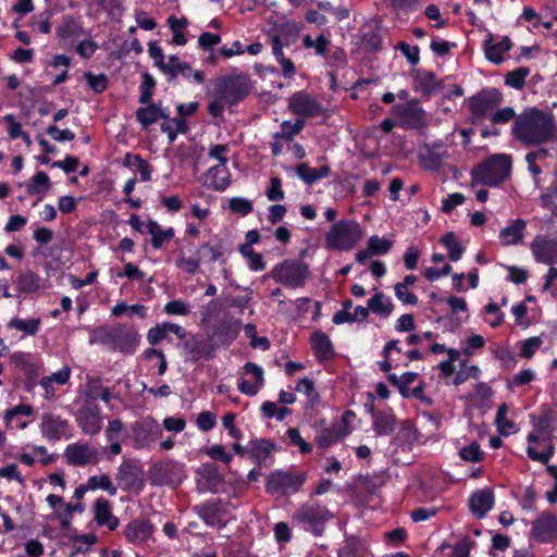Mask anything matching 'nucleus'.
<instances>
[{
    "label": "nucleus",
    "instance_id": "aec40b11",
    "mask_svg": "<svg viewBox=\"0 0 557 557\" xmlns=\"http://www.w3.org/2000/svg\"><path fill=\"white\" fill-rule=\"evenodd\" d=\"M447 157V150L441 146H424L419 153V160L423 169L430 171L438 170Z\"/></svg>",
    "mask_w": 557,
    "mask_h": 557
},
{
    "label": "nucleus",
    "instance_id": "603ef678",
    "mask_svg": "<svg viewBox=\"0 0 557 557\" xmlns=\"http://www.w3.org/2000/svg\"><path fill=\"white\" fill-rule=\"evenodd\" d=\"M393 246L392 240L386 238H381L376 235L371 236L368 242L369 250L373 255H385L387 253Z\"/></svg>",
    "mask_w": 557,
    "mask_h": 557
},
{
    "label": "nucleus",
    "instance_id": "f03ea898",
    "mask_svg": "<svg viewBox=\"0 0 557 557\" xmlns=\"http://www.w3.org/2000/svg\"><path fill=\"white\" fill-rule=\"evenodd\" d=\"M511 166L510 156L505 153L493 154L472 170V181L486 186H498L508 177Z\"/></svg>",
    "mask_w": 557,
    "mask_h": 557
},
{
    "label": "nucleus",
    "instance_id": "de8ad7c7",
    "mask_svg": "<svg viewBox=\"0 0 557 557\" xmlns=\"http://www.w3.org/2000/svg\"><path fill=\"white\" fill-rule=\"evenodd\" d=\"M507 411H508L507 405L503 404L502 406H499V408L497 410L496 419H495L497 430L502 435L510 434V432L515 428V423L512 421L508 420L506 417Z\"/></svg>",
    "mask_w": 557,
    "mask_h": 557
},
{
    "label": "nucleus",
    "instance_id": "79ce46f5",
    "mask_svg": "<svg viewBox=\"0 0 557 557\" xmlns=\"http://www.w3.org/2000/svg\"><path fill=\"white\" fill-rule=\"evenodd\" d=\"M50 188L49 176L45 172H37L33 177L32 182L26 186V191L29 195L39 194Z\"/></svg>",
    "mask_w": 557,
    "mask_h": 557
},
{
    "label": "nucleus",
    "instance_id": "2eb2a0df",
    "mask_svg": "<svg viewBox=\"0 0 557 557\" xmlns=\"http://www.w3.org/2000/svg\"><path fill=\"white\" fill-rule=\"evenodd\" d=\"M77 422L85 434H97L101 429V414L99 408L95 405L84 406L77 413Z\"/></svg>",
    "mask_w": 557,
    "mask_h": 557
},
{
    "label": "nucleus",
    "instance_id": "8fccbe9b",
    "mask_svg": "<svg viewBox=\"0 0 557 557\" xmlns=\"http://www.w3.org/2000/svg\"><path fill=\"white\" fill-rule=\"evenodd\" d=\"M442 243L448 249L449 258L451 261H458L459 259H461V256L463 253V248L456 240L455 235L453 233L446 234L442 238Z\"/></svg>",
    "mask_w": 557,
    "mask_h": 557
},
{
    "label": "nucleus",
    "instance_id": "dca6fc26",
    "mask_svg": "<svg viewBox=\"0 0 557 557\" xmlns=\"http://www.w3.org/2000/svg\"><path fill=\"white\" fill-rule=\"evenodd\" d=\"M138 344V334L131 327L124 325H115L113 342L111 348L125 354L133 352Z\"/></svg>",
    "mask_w": 557,
    "mask_h": 557
},
{
    "label": "nucleus",
    "instance_id": "49530a36",
    "mask_svg": "<svg viewBox=\"0 0 557 557\" xmlns=\"http://www.w3.org/2000/svg\"><path fill=\"white\" fill-rule=\"evenodd\" d=\"M114 334V326H100L97 327L90 338V343L92 344H101L107 346H112Z\"/></svg>",
    "mask_w": 557,
    "mask_h": 557
},
{
    "label": "nucleus",
    "instance_id": "f257e3e1",
    "mask_svg": "<svg viewBox=\"0 0 557 557\" xmlns=\"http://www.w3.org/2000/svg\"><path fill=\"white\" fill-rule=\"evenodd\" d=\"M511 134L523 146L530 148L554 139L557 134V125L553 114L531 107L516 116Z\"/></svg>",
    "mask_w": 557,
    "mask_h": 557
},
{
    "label": "nucleus",
    "instance_id": "9d476101",
    "mask_svg": "<svg viewBox=\"0 0 557 557\" xmlns=\"http://www.w3.org/2000/svg\"><path fill=\"white\" fill-rule=\"evenodd\" d=\"M503 100L502 94L495 89H486L469 99V109L473 116L484 117Z\"/></svg>",
    "mask_w": 557,
    "mask_h": 557
},
{
    "label": "nucleus",
    "instance_id": "1a4fd4ad",
    "mask_svg": "<svg viewBox=\"0 0 557 557\" xmlns=\"http://www.w3.org/2000/svg\"><path fill=\"white\" fill-rule=\"evenodd\" d=\"M288 109L299 119L313 117L319 115L323 108L317 99L304 91H297L288 99Z\"/></svg>",
    "mask_w": 557,
    "mask_h": 557
},
{
    "label": "nucleus",
    "instance_id": "6e6552de",
    "mask_svg": "<svg viewBox=\"0 0 557 557\" xmlns=\"http://www.w3.org/2000/svg\"><path fill=\"white\" fill-rule=\"evenodd\" d=\"M115 479L123 490L139 492L144 487V471L137 460H124Z\"/></svg>",
    "mask_w": 557,
    "mask_h": 557
},
{
    "label": "nucleus",
    "instance_id": "f8f14e48",
    "mask_svg": "<svg viewBox=\"0 0 557 557\" xmlns=\"http://www.w3.org/2000/svg\"><path fill=\"white\" fill-rule=\"evenodd\" d=\"M394 111L401 125L407 128H419L424 125V110L418 101L396 104Z\"/></svg>",
    "mask_w": 557,
    "mask_h": 557
},
{
    "label": "nucleus",
    "instance_id": "4c0bfd02",
    "mask_svg": "<svg viewBox=\"0 0 557 557\" xmlns=\"http://www.w3.org/2000/svg\"><path fill=\"white\" fill-rule=\"evenodd\" d=\"M345 435L346 433L343 431V428L339 424H335L331 428L322 430L321 434L317 438V442L320 447H329Z\"/></svg>",
    "mask_w": 557,
    "mask_h": 557
},
{
    "label": "nucleus",
    "instance_id": "2f4dec72",
    "mask_svg": "<svg viewBox=\"0 0 557 557\" xmlns=\"http://www.w3.org/2000/svg\"><path fill=\"white\" fill-rule=\"evenodd\" d=\"M274 448V444L268 440H256L249 443L247 450L251 453L252 457L259 463H263L270 457Z\"/></svg>",
    "mask_w": 557,
    "mask_h": 557
},
{
    "label": "nucleus",
    "instance_id": "39448f33",
    "mask_svg": "<svg viewBox=\"0 0 557 557\" xmlns=\"http://www.w3.org/2000/svg\"><path fill=\"white\" fill-rule=\"evenodd\" d=\"M309 267L300 260H284L271 271V276L280 284L298 288L305 285L309 276Z\"/></svg>",
    "mask_w": 557,
    "mask_h": 557
},
{
    "label": "nucleus",
    "instance_id": "9b49d317",
    "mask_svg": "<svg viewBox=\"0 0 557 557\" xmlns=\"http://www.w3.org/2000/svg\"><path fill=\"white\" fill-rule=\"evenodd\" d=\"M238 389L248 396H255L264 383L263 370L253 362H247L242 369Z\"/></svg>",
    "mask_w": 557,
    "mask_h": 557
},
{
    "label": "nucleus",
    "instance_id": "c9c22d12",
    "mask_svg": "<svg viewBox=\"0 0 557 557\" xmlns=\"http://www.w3.org/2000/svg\"><path fill=\"white\" fill-rule=\"evenodd\" d=\"M208 180H211L210 185L214 189H218V190L225 189L230 184L228 174H227L225 165L218 164V165L212 166L209 170Z\"/></svg>",
    "mask_w": 557,
    "mask_h": 557
},
{
    "label": "nucleus",
    "instance_id": "a211bd4d",
    "mask_svg": "<svg viewBox=\"0 0 557 557\" xmlns=\"http://www.w3.org/2000/svg\"><path fill=\"white\" fill-rule=\"evenodd\" d=\"M494 493L490 488L474 492L469 498V508L479 519H482L493 508Z\"/></svg>",
    "mask_w": 557,
    "mask_h": 557
},
{
    "label": "nucleus",
    "instance_id": "393cba45",
    "mask_svg": "<svg viewBox=\"0 0 557 557\" xmlns=\"http://www.w3.org/2000/svg\"><path fill=\"white\" fill-rule=\"evenodd\" d=\"M312 348L319 360H329L333 357V346L327 335L315 332L311 336Z\"/></svg>",
    "mask_w": 557,
    "mask_h": 557
},
{
    "label": "nucleus",
    "instance_id": "0eeeda50",
    "mask_svg": "<svg viewBox=\"0 0 557 557\" xmlns=\"http://www.w3.org/2000/svg\"><path fill=\"white\" fill-rule=\"evenodd\" d=\"M306 480L305 473H290L277 471L272 473L267 482V490L269 493H295L304 484Z\"/></svg>",
    "mask_w": 557,
    "mask_h": 557
},
{
    "label": "nucleus",
    "instance_id": "37998d69",
    "mask_svg": "<svg viewBox=\"0 0 557 557\" xmlns=\"http://www.w3.org/2000/svg\"><path fill=\"white\" fill-rule=\"evenodd\" d=\"M136 119L143 127H148L156 123L158 121L157 104L150 102L147 107L138 108L136 111Z\"/></svg>",
    "mask_w": 557,
    "mask_h": 557
},
{
    "label": "nucleus",
    "instance_id": "a19ab883",
    "mask_svg": "<svg viewBox=\"0 0 557 557\" xmlns=\"http://www.w3.org/2000/svg\"><path fill=\"white\" fill-rule=\"evenodd\" d=\"M39 325L40 319L22 320L14 318L9 322L11 329L22 331L27 335H35L39 330Z\"/></svg>",
    "mask_w": 557,
    "mask_h": 557
},
{
    "label": "nucleus",
    "instance_id": "0e129e2a",
    "mask_svg": "<svg viewBox=\"0 0 557 557\" xmlns=\"http://www.w3.org/2000/svg\"><path fill=\"white\" fill-rule=\"evenodd\" d=\"M296 391L306 394L311 401L317 400L319 397L312 380L308 377H304L297 383Z\"/></svg>",
    "mask_w": 557,
    "mask_h": 557
},
{
    "label": "nucleus",
    "instance_id": "ea45409f",
    "mask_svg": "<svg viewBox=\"0 0 557 557\" xmlns=\"http://www.w3.org/2000/svg\"><path fill=\"white\" fill-rule=\"evenodd\" d=\"M196 255L200 258L201 261H216L224 255V249L222 245L211 246L208 243L201 244L197 250Z\"/></svg>",
    "mask_w": 557,
    "mask_h": 557
},
{
    "label": "nucleus",
    "instance_id": "7ed1b4c3",
    "mask_svg": "<svg viewBox=\"0 0 557 557\" xmlns=\"http://www.w3.org/2000/svg\"><path fill=\"white\" fill-rule=\"evenodd\" d=\"M363 236L360 224L354 220L334 223L325 235V246L332 250H350Z\"/></svg>",
    "mask_w": 557,
    "mask_h": 557
},
{
    "label": "nucleus",
    "instance_id": "09e8293b",
    "mask_svg": "<svg viewBox=\"0 0 557 557\" xmlns=\"http://www.w3.org/2000/svg\"><path fill=\"white\" fill-rule=\"evenodd\" d=\"M141 78H143V81H141V85H140L139 102L141 104H148L151 102L152 90L156 86V81L148 73H144Z\"/></svg>",
    "mask_w": 557,
    "mask_h": 557
},
{
    "label": "nucleus",
    "instance_id": "680f3d73",
    "mask_svg": "<svg viewBox=\"0 0 557 557\" xmlns=\"http://www.w3.org/2000/svg\"><path fill=\"white\" fill-rule=\"evenodd\" d=\"M47 134L55 141H71L75 138V134L71 129H59L55 125L47 128Z\"/></svg>",
    "mask_w": 557,
    "mask_h": 557
},
{
    "label": "nucleus",
    "instance_id": "e433bc0d",
    "mask_svg": "<svg viewBox=\"0 0 557 557\" xmlns=\"http://www.w3.org/2000/svg\"><path fill=\"white\" fill-rule=\"evenodd\" d=\"M161 131L168 135L169 141L174 143L177 134H185L188 131L187 124L182 117H174L161 124Z\"/></svg>",
    "mask_w": 557,
    "mask_h": 557
},
{
    "label": "nucleus",
    "instance_id": "f3484780",
    "mask_svg": "<svg viewBox=\"0 0 557 557\" xmlns=\"http://www.w3.org/2000/svg\"><path fill=\"white\" fill-rule=\"evenodd\" d=\"M66 428L67 421L61 419L59 416L45 413L41 417V434L45 438H47L50 442H57L61 440Z\"/></svg>",
    "mask_w": 557,
    "mask_h": 557
},
{
    "label": "nucleus",
    "instance_id": "5701e85b",
    "mask_svg": "<svg viewBox=\"0 0 557 557\" xmlns=\"http://www.w3.org/2000/svg\"><path fill=\"white\" fill-rule=\"evenodd\" d=\"M125 537L131 543H143L152 534V525L146 520H134L124 530Z\"/></svg>",
    "mask_w": 557,
    "mask_h": 557
},
{
    "label": "nucleus",
    "instance_id": "69168bd1",
    "mask_svg": "<svg viewBox=\"0 0 557 557\" xmlns=\"http://www.w3.org/2000/svg\"><path fill=\"white\" fill-rule=\"evenodd\" d=\"M284 191L282 189V183L278 177H272L270 181V188L267 191V197L271 201H280L284 199Z\"/></svg>",
    "mask_w": 557,
    "mask_h": 557
},
{
    "label": "nucleus",
    "instance_id": "58836bf2",
    "mask_svg": "<svg viewBox=\"0 0 557 557\" xmlns=\"http://www.w3.org/2000/svg\"><path fill=\"white\" fill-rule=\"evenodd\" d=\"M361 44L368 51H376L381 48L379 32L372 26H364L361 29Z\"/></svg>",
    "mask_w": 557,
    "mask_h": 557
},
{
    "label": "nucleus",
    "instance_id": "423d86ee",
    "mask_svg": "<svg viewBox=\"0 0 557 557\" xmlns=\"http://www.w3.org/2000/svg\"><path fill=\"white\" fill-rule=\"evenodd\" d=\"M331 518L329 509L315 503L304 504L293 516L294 521L306 524L305 529L315 536L323 534L325 523Z\"/></svg>",
    "mask_w": 557,
    "mask_h": 557
},
{
    "label": "nucleus",
    "instance_id": "13d9d810",
    "mask_svg": "<svg viewBox=\"0 0 557 557\" xmlns=\"http://www.w3.org/2000/svg\"><path fill=\"white\" fill-rule=\"evenodd\" d=\"M230 209L234 213L247 215L252 211V203L248 199L236 197L230 200Z\"/></svg>",
    "mask_w": 557,
    "mask_h": 557
},
{
    "label": "nucleus",
    "instance_id": "052dcab7",
    "mask_svg": "<svg viewBox=\"0 0 557 557\" xmlns=\"http://www.w3.org/2000/svg\"><path fill=\"white\" fill-rule=\"evenodd\" d=\"M164 311L168 314L187 315L189 313V305L181 299L172 300L165 305Z\"/></svg>",
    "mask_w": 557,
    "mask_h": 557
},
{
    "label": "nucleus",
    "instance_id": "a878e982",
    "mask_svg": "<svg viewBox=\"0 0 557 557\" xmlns=\"http://www.w3.org/2000/svg\"><path fill=\"white\" fill-rule=\"evenodd\" d=\"M187 346L194 361H199L201 359L209 360L213 357L214 349L208 339L194 337L191 341L187 342Z\"/></svg>",
    "mask_w": 557,
    "mask_h": 557
},
{
    "label": "nucleus",
    "instance_id": "5fc2aeb1",
    "mask_svg": "<svg viewBox=\"0 0 557 557\" xmlns=\"http://www.w3.org/2000/svg\"><path fill=\"white\" fill-rule=\"evenodd\" d=\"M71 369L69 367H63L60 371L42 377L41 385L46 388V391H48L53 383L65 384L69 381Z\"/></svg>",
    "mask_w": 557,
    "mask_h": 557
},
{
    "label": "nucleus",
    "instance_id": "bb28decb",
    "mask_svg": "<svg viewBox=\"0 0 557 557\" xmlns=\"http://www.w3.org/2000/svg\"><path fill=\"white\" fill-rule=\"evenodd\" d=\"M373 416V428L379 435H388L395 430V417L388 412H375L373 406H369Z\"/></svg>",
    "mask_w": 557,
    "mask_h": 557
},
{
    "label": "nucleus",
    "instance_id": "bf43d9fd",
    "mask_svg": "<svg viewBox=\"0 0 557 557\" xmlns=\"http://www.w3.org/2000/svg\"><path fill=\"white\" fill-rule=\"evenodd\" d=\"M184 64V62H181L178 57L171 55L168 60V62L163 63V66L161 67V71L169 77V81H172L176 78L178 75V69Z\"/></svg>",
    "mask_w": 557,
    "mask_h": 557
},
{
    "label": "nucleus",
    "instance_id": "72a5a7b5",
    "mask_svg": "<svg viewBox=\"0 0 557 557\" xmlns=\"http://www.w3.org/2000/svg\"><path fill=\"white\" fill-rule=\"evenodd\" d=\"M305 121L302 119L296 120L294 123L290 121H284L281 124V131L273 135V138H281L283 141H290L294 136L298 135L305 127Z\"/></svg>",
    "mask_w": 557,
    "mask_h": 557
},
{
    "label": "nucleus",
    "instance_id": "f704fd0d",
    "mask_svg": "<svg viewBox=\"0 0 557 557\" xmlns=\"http://www.w3.org/2000/svg\"><path fill=\"white\" fill-rule=\"evenodd\" d=\"M369 309L373 313L382 317H388L393 311V304L382 293L375 294L371 299L368 300Z\"/></svg>",
    "mask_w": 557,
    "mask_h": 557
},
{
    "label": "nucleus",
    "instance_id": "6ab92c4d",
    "mask_svg": "<svg viewBox=\"0 0 557 557\" xmlns=\"http://www.w3.org/2000/svg\"><path fill=\"white\" fill-rule=\"evenodd\" d=\"M97 451L87 444H71L66 447L64 456L69 463L81 467L89 462H96Z\"/></svg>",
    "mask_w": 557,
    "mask_h": 557
},
{
    "label": "nucleus",
    "instance_id": "412c9836",
    "mask_svg": "<svg viewBox=\"0 0 557 557\" xmlns=\"http://www.w3.org/2000/svg\"><path fill=\"white\" fill-rule=\"evenodd\" d=\"M57 36L64 44H73L84 35L81 23L72 15L63 17L61 24L57 27Z\"/></svg>",
    "mask_w": 557,
    "mask_h": 557
},
{
    "label": "nucleus",
    "instance_id": "4d7b16f0",
    "mask_svg": "<svg viewBox=\"0 0 557 557\" xmlns=\"http://www.w3.org/2000/svg\"><path fill=\"white\" fill-rule=\"evenodd\" d=\"M517 115L511 107H505L491 115V122L493 124H506L510 121L515 122Z\"/></svg>",
    "mask_w": 557,
    "mask_h": 557
},
{
    "label": "nucleus",
    "instance_id": "20e7f679",
    "mask_svg": "<svg viewBox=\"0 0 557 557\" xmlns=\"http://www.w3.org/2000/svg\"><path fill=\"white\" fill-rule=\"evenodd\" d=\"M214 96L223 99L227 106H236L250 92V81L247 75L233 74L221 76L213 83Z\"/></svg>",
    "mask_w": 557,
    "mask_h": 557
},
{
    "label": "nucleus",
    "instance_id": "338daca9",
    "mask_svg": "<svg viewBox=\"0 0 557 557\" xmlns=\"http://www.w3.org/2000/svg\"><path fill=\"white\" fill-rule=\"evenodd\" d=\"M318 8L320 11L335 16L338 21L346 18L349 14L347 9L341 7L335 8L330 2H319Z\"/></svg>",
    "mask_w": 557,
    "mask_h": 557
},
{
    "label": "nucleus",
    "instance_id": "c85d7f7f",
    "mask_svg": "<svg viewBox=\"0 0 557 557\" xmlns=\"http://www.w3.org/2000/svg\"><path fill=\"white\" fill-rule=\"evenodd\" d=\"M330 172V168L326 165L312 169L307 163H300L296 166L297 175L307 184H313L320 178L327 177Z\"/></svg>",
    "mask_w": 557,
    "mask_h": 557
},
{
    "label": "nucleus",
    "instance_id": "c756f323",
    "mask_svg": "<svg viewBox=\"0 0 557 557\" xmlns=\"http://www.w3.org/2000/svg\"><path fill=\"white\" fill-rule=\"evenodd\" d=\"M525 227V221L518 219L513 223L502 230L499 237L504 245H516L523 237V230Z\"/></svg>",
    "mask_w": 557,
    "mask_h": 557
},
{
    "label": "nucleus",
    "instance_id": "473e14b6",
    "mask_svg": "<svg viewBox=\"0 0 557 557\" xmlns=\"http://www.w3.org/2000/svg\"><path fill=\"white\" fill-rule=\"evenodd\" d=\"M16 285L22 293H35L40 288V277L33 271L26 270L20 273Z\"/></svg>",
    "mask_w": 557,
    "mask_h": 557
},
{
    "label": "nucleus",
    "instance_id": "6e6d98bb",
    "mask_svg": "<svg viewBox=\"0 0 557 557\" xmlns=\"http://www.w3.org/2000/svg\"><path fill=\"white\" fill-rule=\"evenodd\" d=\"M85 79L87 81L89 87L97 94H100L106 90L108 79L104 74L95 75L91 72H86L84 74Z\"/></svg>",
    "mask_w": 557,
    "mask_h": 557
},
{
    "label": "nucleus",
    "instance_id": "ddd939ff",
    "mask_svg": "<svg viewBox=\"0 0 557 557\" xmlns=\"http://www.w3.org/2000/svg\"><path fill=\"white\" fill-rule=\"evenodd\" d=\"M531 250L537 262L549 265L557 262V239L536 236Z\"/></svg>",
    "mask_w": 557,
    "mask_h": 557
},
{
    "label": "nucleus",
    "instance_id": "b1692460",
    "mask_svg": "<svg viewBox=\"0 0 557 557\" xmlns=\"http://www.w3.org/2000/svg\"><path fill=\"white\" fill-rule=\"evenodd\" d=\"M95 519L99 525H106L111 531L119 525V519L112 515L111 505L104 498H99L95 503Z\"/></svg>",
    "mask_w": 557,
    "mask_h": 557
},
{
    "label": "nucleus",
    "instance_id": "c03bdc74",
    "mask_svg": "<svg viewBox=\"0 0 557 557\" xmlns=\"http://www.w3.org/2000/svg\"><path fill=\"white\" fill-rule=\"evenodd\" d=\"M87 487L90 490H104L112 496L116 494V488L112 485L111 479L108 474L90 476L87 481Z\"/></svg>",
    "mask_w": 557,
    "mask_h": 557
},
{
    "label": "nucleus",
    "instance_id": "4468645a",
    "mask_svg": "<svg viewBox=\"0 0 557 557\" xmlns=\"http://www.w3.org/2000/svg\"><path fill=\"white\" fill-rule=\"evenodd\" d=\"M531 535L540 542H549L557 536V517L543 512L532 522Z\"/></svg>",
    "mask_w": 557,
    "mask_h": 557
},
{
    "label": "nucleus",
    "instance_id": "a18cd8bd",
    "mask_svg": "<svg viewBox=\"0 0 557 557\" xmlns=\"http://www.w3.org/2000/svg\"><path fill=\"white\" fill-rule=\"evenodd\" d=\"M529 73L530 71L527 67H519L515 71L508 72L505 76V83L510 87L521 89L525 84V78Z\"/></svg>",
    "mask_w": 557,
    "mask_h": 557
},
{
    "label": "nucleus",
    "instance_id": "774afa93",
    "mask_svg": "<svg viewBox=\"0 0 557 557\" xmlns=\"http://www.w3.org/2000/svg\"><path fill=\"white\" fill-rule=\"evenodd\" d=\"M215 414L211 411H202L197 417V426L201 431H210L215 425Z\"/></svg>",
    "mask_w": 557,
    "mask_h": 557
},
{
    "label": "nucleus",
    "instance_id": "cd10ccee",
    "mask_svg": "<svg viewBox=\"0 0 557 557\" xmlns=\"http://www.w3.org/2000/svg\"><path fill=\"white\" fill-rule=\"evenodd\" d=\"M414 88L425 95H431L440 89V85L433 72L418 71L414 76Z\"/></svg>",
    "mask_w": 557,
    "mask_h": 557
},
{
    "label": "nucleus",
    "instance_id": "864d4df0",
    "mask_svg": "<svg viewBox=\"0 0 557 557\" xmlns=\"http://www.w3.org/2000/svg\"><path fill=\"white\" fill-rule=\"evenodd\" d=\"M200 264V258L195 253V256L186 257L183 252L180 253L178 259L176 260V267L184 270L190 275H194Z\"/></svg>",
    "mask_w": 557,
    "mask_h": 557
},
{
    "label": "nucleus",
    "instance_id": "4be33fe9",
    "mask_svg": "<svg viewBox=\"0 0 557 557\" xmlns=\"http://www.w3.org/2000/svg\"><path fill=\"white\" fill-rule=\"evenodd\" d=\"M494 37L488 34L485 38V57L488 61L499 64L503 62V53L510 50L511 41L508 37L502 38L498 42H493Z\"/></svg>",
    "mask_w": 557,
    "mask_h": 557
},
{
    "label": "nucleus",
    "instance_id": "7c9ffc66",
    "mask_svg": "<svg viewBox=\"0 0 557 557\" xmlns=\"http://www.w3.org/2000/svg\"><path fill=\"white\" fill-rule=\"evenodd\" d=\"M147 231L152 236L151 244L153 248H160L163 243L169 242L174 236L173 228L162 230L160 224L153 220L147 223Z\"/></svg>",
    "mask_w": 557,
    "mask_h": 557
},
{
    "label": "nucleus",
    "instance_id": "3c124183",
    "mask_svg": "<svg viewBox=\"0 0 557 557\" xmlns=\"http://www.w3.org/2000/svg\"><path fill=\"white\" fill-rule=\"evenodd\" d=\"M459 456L465 461L479 462L483 459L484 454L480 445L476 442H472L459 450Z\"/></svg>",
    "mask_w": 557,
    "mask_h": 557
},
{
    "label": "nucleus",
    "instance_id": "e2e57ef3",
    "mask_svg": "<svg viewBox=\"0 0 557 557\" xmlns=\"http://www.w3.org/2000/svg\"><path fill=\"white\" fill-rule=\"evenodd\" d=\"M481 371L476 366L466 367L465 369L458 371L454 377V384L460 385L465 383L468 379H478Z\"/></svg>",
    "mask_w": 557,
    "mask_h": 557
}]
</instances>
